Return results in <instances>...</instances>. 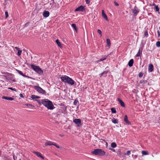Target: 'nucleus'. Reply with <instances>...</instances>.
<instances>
[{
	"label": "nucleus",
	"instance_id": "a878e982",
	"mask_svg": "<svg viewBox=\"0 0 160 160\" xmlns=\"http://www.w3.org/2000/svg\"><path fill=\"white\" fill-rule=\"evenodd\" d=\"M111 146L112 148H116L117 146V144L115 142H113L111 143Z\"/></svg>",
	"mask_w": 160,
	"mask_h": 160
},
{
	"label": "nucleus",
	"instance_id": "864d4df0",
	"mask_svg": "<svg viewBox=\"0 0 160 160\" xmlns=\"http://www.w3.org/2000/svg\"><path fill=\"white\" fill-rule=\"evenodd\" d=\"M61 136V137H62L63 135H60Z\"/></svg>",
	"mask_w": 160,
	"mask_h": 160
},
{
	"label": "nucleus",
	"instance_id": "f257e3e1",
	"mask_svg": "<svg viewBox=\"0 0 160 160\" xmlns=\"http://www.w3.org/2000/svg\"><path fill=\"white\" fill-rule=\"evenodd\" d=\"M36 101L39 103L40 104L41 103L45 107H47L48 109L52 110L55 108V107L52 103V102L48 99L41 100V102L40 100H36Z\"/></svg>",
	"mask_w": 160,
	"mask_h": 160
},
{
	"label": "nucleus",
	"instance_id": "6ab92c4d",
	"mask_svg": "<svg viewBox=\"0 0 160 160\" xmlns=\"http://www.w3.org/2000/svg\"><path fill=\"white\" fill-rule=\"evenodd\" d=\"M133 63V59H131L128 62V65L130 67H131L132 66Z\"/></svg>",
	"mask_w": 160,
	"mask_h": 160
},
{
	"label": "nucleus",
	"instance_id": "1a4fd4ad",
	"mask_svg": "<svg viewBox=\"0 0 160 160\" xmlns=\"http://www.w3.org/2000/svg\"><path fill=\"white\" fill-rule=\"evenodd\" d=\"M17 72H18V73L19 74H20V75H21L22 76H23L24 77H27V78H31V79H32L33 80H35V79L34 78H31V77H29V76H27V75H24L23 73L22 72H21V71H19V70H17Z\"/></svg>",
	"mask_w": 160,
	"mask_h": 160
},
{
	"label": "nucleus",
	"instance_id": "39448f33",
	"mask_svg": "<svg viewBox=\"0 0 160 160\" xmlns=\"http://www.w3.org/2000/svg\"><path fill=\"white\" fill-rule=\"evenodd\" d=\"M33 88L39 93L43 94H46V92L45 91L43 90L42 88L38 86H34Z\"/></svg>",
	"mask_w": 160,
	"mask_h": 160
},
{
	"label": "nucleus",
	"instance_id": "2eb2a0df",
	"mask_svg": "<svg viewBox=\"0 0 160 160\" xmlns=\"http://www.w3.org/2000/svg\"><path fill=\"white\" fill-rule=\"evenodd\" d=\"M102 17L107 21H108V20L107 18L106 14L104 12V10H102Z\"/></svg>",
	"mask_w": 160,
	"mask_h": 160
},
{
	"label": "nucleus",
	"instance_id": "20e7f679",
	"mask_svg": "<svg viewBox=\"0 0 160 160\" xmlns=\"http://www.w3.org/2000/svg\"><path fill=\"white\" fill-rule=\"evenodd\" d=\"M31 68L32 69L39 74H41L43 73V71L38 66H36L32 64L31 65Z\"/></svg>",
	"mask_w": 160,
	"mask_h": 160
},
{
	"label": "nucleus",
	"instance_id": "dca6fc26",
	"mask_svg": "<svg viewBox=\"0 0 160 160\" xmlns=\"http://www.w3.org/2000/svg\"><path fill=\"white\" fill-rule=\"evenodd\" d=\"M153 65L152 64H150L148 65V71L149 72H151L153 71Z\"/></svg>",
	"mask_w": 160,
	"mask_h": 160
},
{
	"label": "nucleus",
	"instance_id": "e433bc0d",
	"mask_svg": "<svg viewBox=\"0 0 160 160\" xmlns=\"http://www.w3.org/2000/svg\"><path fill=\"white\" fill-rule=\"evenodd\" d=\"M109 149L110 150L112 151L113 152H116V150L115 149H113V148H109Z\"/></svg>",
	"mask_w": 160,
	"mask_h": 160
},
{
	"label": "nucleus",
	"instance_id": "f03ea898",
	"mask_svg": "<svg viewBox=\"0 0 160 160\" xmlns=\"http://www.w3.org/2000/svg\"><path fill=\"white\" fill-rule=\"evenodd\" d=\"M60 78L62 81L68 84L73 85L75 84V82L72 78L67 76H64L61 77Z\"/></svg>",
	"mask_w": 160,
	"mask_h": 160
},
{
	"label": "nucleus",
	"instance_id": "ea45409f",
	"mask_svg": "<svg viewBox=\"0 0 160 160\" xmlns=\"http://www.w3.org/2000/svg\"><path fill=\"white\" fill-rule=\"evenodd\" d=\"M107 56H104V57L102 58L101 59L102 60H103V61L105 60L106 58H107Z\"/></svg>",
	"mask_w": 160,
	"mask_h": 160
},
{
	"label": "nucleus",
	"instance_id": "a19ab883",
	"mask_svg": "<svg viewBox=\"0 0 160 160\" xmlns=\"http://www.w3.org/2000/svg\"><path fill=\"white\" fill-rule=\"evenodd\" d=\"M26 105L28 106V107H29V106H31V107H32V106H33V105H32V104H26Z\"/></svg>",
	"mask_w": 160,
	"mask_h": 160
},
{
	"label": "nucleus",
	"instance_id": "9b49d317",
	"mask_svg": "<svg viewBox=\"0 0 160 160\" xmlns=\"http://www.w3.org/2000/svg\"><path fill=\"white\" fill-rule=\"evenodd\" d=\"M50 15V13L49 11H44L43 12V15L45 18H47Z\"/></svg>",
	"mask_w": 160,
	"mask_h": 160
},
{
	"label": "nucleus",
	"instance_id": "09e8293b",
	"mask_svg": "<svg viewBox=\"0 0 160 160\" xmlns=\"http://www.w3.org/2000/svg\"><path fill=\"white\" fill-rule=\"evenodd\" d=\"M103 61V59L102 60V59L101 58V59H99L98 60V61H97V62H100L102 61Z\"/></svg>",
	"mask_w": 160,
	"mask_h": 160
},
{
	"label": "nucleus",
	"instance_id": "423d86ee",
	"mask_svg": "<svg viewBox=\"0 0 160 160\" xmlns=\"http://www.w3.org/2000/svg\"><path fill=\"white\" fill-rule=\"evenodd\" d=\"M45 145L46 146L54 145L57 148H60V146L59 145L56 144L55 142L49 141H46V142H45Z\"/></svg>",
	"mask_w": 160,
	"mask_h": 160
},
{
	"label": "nucleus",
	"instance_id": "bb28decb",
	"mask_svg": "<svg viewBox=\"0 0 160 160\" xmlns=\"http://www.w3.org/2000/svg\"><path fill=\"white\" fill-rule=\"evenodd\" d=\"M142 153L144 155H147L148 154V152L146 151H142Z\"/></svg>",
	"mask_w": 160,
	"mask_h": 160
},
{
	"label": "nucleus",
	"instance_id": "9d476101",
	"mask_svg": "<svg viewBox=\"0 0 160 160\" xmlns=\"http://www.w3.org/2000/svg\"><path fill=\"white\" fill-rule=\"evenodd\" d=\"M139 12V10L136 6L134 7V9L132 10V12L135 16L137 15Z\"/></svg>",
	"mask_w": 160,
	"mask_h": 160
},
{
	"label": "nucleus",
	"instance_id": "f3484780",
	"mask_svg": "<svg viewBox=\"0 0 160 160\" xmlns=\"http://www.w3.org/2000/svg\"><path fill=\"white\" fill-rule=\"evenodd\" d=\"M2 98L3 99L7 100H9V101H12V100H14L13 98H11V97H10L3 96Z\"/></svg>",
	"mask_w": 160,
	"mask_h": 160
},
{
	"label": "nucleus",
	"instance_id": "7ed1b4c3",
	"mask_svg": "<svg viewBox=\"0 0 160 160\" xmlns=\"http://www.w3.org/2000/svg\"><path fill=\"white\" fill-rule=\"evenodd\" d=\"M92 153L95 155L102 156L105 155L106 152L101 149H96L92 151Z\"/></svg>",
	"mask_w": 160,
	"mask_h": 160
},
{
	"label": "nucleus",
	"instance_id": "c756f323",
	"mask_svg": "<svg viewBox=\"0 0 160 160\" xmlns=\"http://www.w3.org/2000/svg\"><path fill=\"white\" fill-rule=\"evenodd\" d=\"M156 46L158 47H160V41H158L156 42Z\"/></svg>",
	"mask_w": 160,
	"mask_h": 160
},
{
	"label": "nucleus",
	"instance_id": "58836bf2",
	"mask_svg": "<svg viewBox=\"0 0 160 160\" xmlns=\"http://www.w3.org/2000/svg\"><path fill=\"white\" fill-rule=\"evenodd\" d=\"M8 89H9L11 90H13V91H16V89L15 88H11V87L8 88Z\"/></svg>",
	"mask_w": 160,
	"mask_h": 160
},
{
	"label": "nucleus",
	"instance_id": "8fccbe9b",
	"mask_svg": "<svg viewBox=\"0 0 160 160\" xmlns=\"http://www.w3.org/2000/svg\"><path fill=\"white\" fill-rule=\"evenodd\" d=\"M15 48L16 49V50L18 51V50H19L20 49L19 48L17 47H15Z\"/></svg>",
	"mask_w": 160,
	"mask_h": 160
},
{
	"label": "nucleus",
	"instance_id": "c03bdc74",
	"mask_svg": "<svg viewBox=\"0 0 160 160\" xmlns=\"http://www.w3.org/2000/svg\"><path fill=\"white\" fill-rule=\"evenodd\" d=\"M157 33L158 34V37H160V32L159 31H157Z\"/></svg>",
	"mask_w": 160,
	"mask_h": 160
},
{
	"label": "nucleus",
	"instance_id": "412c9836",
	"mask_svg": "<svg viewBox=\"0 0 160 160\" xmlns=\"http://www.w3.org/2000/svg\"><path fill=\"white\" fill-rule=\"evenodd\" d=\"M72 27L74 29L76 32H77L78 29L77 28L76 25L75 24H72L71 25Z\"/></svg>",
	"mask_w": 160,
	"mask_h": 160
},
{
	"label": "nucleus",
	"instance_id": "aec40b11",
	"mask_svg": "<svg viewBox=\"0 0 160 160\" xmlns=\"http://www.w3.org/2000/svg\"><path fill=\"white\" fill-rule=\"evenodd\" d=\"M106 41L107 46L109 48L111 46L110 41L109 39H107Z\"/></svg>",
	"mask_w": 160,
	"mask_h": 160
},
{
	"label": "nucleus",
	"instance_id": "3c124183",
	"mask_svg": "<svg viewBox=\"0 0 160 160\" xmlns=\"http://www.w3.org/2000/svg\"><path fill=\"white\" fill-rule=\"evenodd\" d=\"M20 96L21 98H23V96L22 93H20Z\"/></svg>",
	"mask_w": 160,
	"mask_h": 160
},
{
	"label": "nucleus",
	"instance_id": "cd10ccee",
	"mask_svg": "<svg viewBox=\"0 0 160 160\" xmlns=\"http://www.w3.org/2000/svg\"><path fill=\"white\" fill-rule=\"evenodd\" d=\"M111 110L112 113H116V109L114 108H111Z\"/></svg>",
	"mask_w": 160,
	"mask_h": 160
},
{
	"label": "nucleus",
	"instance_id": "f704fd0d",
	"mask_svg": "<svg viewBox=\"0 0 160 160\" xmlns=\"http://www.w3.org/2000/svg\"><path fill=\"white\" fill-rule=\"evenodd\" d=\"M5 15L6 18H7L8 17V14L7 12H5Z\"/></svg>",
	"mask_w": 160,
	"mask_h": 160
},
{
	"label": "nucleus",
	"instance_id": "4c0bfd02",
	"mask_svg": "<svg viewBox=\"0 0 160 160\" xmlns=\"http://www.w3.org/2000/svg\"><path fill=\"white\" fill-rule=\"evenodd\" d=\"M143 74L142 72H140L139 74V77H141L142 76Z\"/></svg>",
	"mask_w": 160,
	"mask_h": 160
},
{
	"label": "nucleus",
	"instance_id": "0eeeda50",
	"mask_svg": "<svg viewBox=\"0 0 160 160\" xmlns=\"http://www.w3.org/2000/svg\"><path fill=\"white\" fill-rule=\"evenodd\" d=\"M73 122L77 125L78 127L81 126V120L80 119H76L73 120Z\"/></svg>",
	"mask_w": 160,
	"mask_h": 160
},
{
	"label": "nucleus",
	"instance_id": "c9c22d12",
	"mask_svg": "<svg viewBox=\"0 0 160 160\" xmlns=\"http://www.w3.org/2000/svg\"><path fill=\"white\" fill-rule=\"evenodd\" d=\"M144 36L146 37H147L148 36V34L147 31H145L144 32Z\"/></svg>",
	"mask_w": 160,
	"mask_h": 160
},
{
	"label": "nucleus",
	"instance_id": "72a5a7b5",
	"mask_svg": "<svg viewBox=\"0 0 160 160\" xmlns=\"http://www.w3.org/2000/svg\"><path fill=\"white\" fill-rule=\"evenodd\" d=\"M78 102V101L77 100H75L73 102V104L74 105H76L77 104Z\"/></svg>",
	"mask_w": 160,
	"mask_h": 160
},
{
	"label": "nucleus",
	"instance_id": "5701e85b",
	"mask_svg": "<svg viewBox=\"0 0 160 160\" xmlns=\"http://www.w3.org/2000/svg\"><path fill=\"white\" fill-rule=\"evenodd\" d=\"M153 5L155 6V9L156 12H159V8L158 6L156 5L155 4L153 3Z\"/></svg>",
	"mask_w": 160,
	"mask_h": 160
},
{
	"label": "nucleus",
	"instance_id": "c85d7f7f",
	"mask_svg": "<svg viewBox=\"0 0 160 160\" xmlns=\"http://www.w3.org/2000/svg\"><path fill=\"white\" fill-rule=\"evenodd\" d=\"M18 52L17 55L18 56H20L21 54L22 51L21 50H20V49L19 50H18Z\"/></svg>",
	"mask_w": 160,
	"mask_h": 160
},
{
	"label": "nucleus",
	"instance_id": "603ef678",
	"mask_svg": "<svg viewBox=\"0 0 160 160\" xmlns=\"http://www.w3.org/2000/svg\"><path fill=\"white\" fill-rule=\"evenodd\" d=\"M29 23H27L25 24V26L27 27V25Z\"/></svg>",
	"mask_w": 160,
	"mask_h": 160
},
{
	"label": "nucleus",
	"instance_id": "4be33fe9",
	"mask_svg": "<svg viewBox=\"0 0 160 160\" xmlns=\"http://www.w3.org/2000/svg\"><path fill=\"white\" fill-rule=\"evenodd\" d=\"M112 122L114 124H116L118 123V120L117 119H115L114 118H113L112 120Z\"/></svg>",
	"mask_w": 160,
	"mask_h": 160
},
{
	"label": "nucleus",
	"instance_id": "5fc2aeb1",
	"mask_svg": "<svg viewBox=\"0 0 160 160\" xmlns=\"http://www.w3.org/2000/svg\"><path fill=\"white\" fill-rule=\"evenodd\" d=\"M159 29L160 30V27H159Z\"/></svg>",
	"mask_w": 160,
	"mask_h": 160
},
{
	"label": "nucleus",
	"instance_id": "4468645a",
	"mask_svg": "<svg viewBox=\"0 0 160 160\" xmlns=\"http://www.w3.org/2000/svg\"><path fill=\"white\" fill-rule=\"evenodd\" d=\"M124 121L128 125H131V123L128 120V117L127 115H125L124 117Z\"/></svg>",
	"mask_w": 160,
	"mask_h": 160
},
{
	"label": "nucleus",
	"instance_id": "f8f14e48",
	"mask_svg": "<svg viewBox=\"0 0 160 160\" xmlns=\"http://www.w3.org/2000/svg\"><path fill=\"white\" fill-rule=\"evenodd\" d=\"M33 152L38 157H40L42 159H43L44 158V157L42 156V154L40 152L35 151Z\"/></svg>",
	"mask_w": 160,
	"mask_h": 160
},
{
	"label": "nucleus",
	"instance_id": "ddd939ff",
	"mask_svg": "<svg viewBox=\"0 0 160 160\" xmlns=\"http://www.w3.org/2000/svg\"><path fill=\"white\" fill-rule=\"evenodd\" d=\"M142 48H140L139 49V50L136 54V57H139L140 56L141 54L142 53Z\"/></svg>",
	"mask_w": 160,
	"mask_h": 160
},
{
	"label": "nucleus",
	"instance_id": "a211bd4d",
	"mask_svg": "<svg viewBox=\"0 0 160 160\" xmlns=\"http://www.w3.org/2000/svg\"><path fill=\"white\" fill-rule=\"evenodd\" d=\"M118 101L120 103L122 107H125V104L124 103V102L122 101L121 99H120L119 98H118Z\"/></svg>",
	"mask_w": 160,
	"mask_h": 160
},
{
	"label": "nucleus",
	"instance_id": "7c9ffc66",
	"mask_svg": "<svg viewBox=\"0 0 160 160\" xmlns=\"http://www.w3.org/2000/svg\"><path fill=\"white\" fill-rule=\"evenodd\" d=\"M146 81H144L143 80H142L140 81V83H141L142 84H144L146 82Z\"/></svg>",
	"mask_w": 160,
	"mask_h": 160
},
{
	"label": "nucleus",
	"instance_id": "6e6552de",
	"mask_svg": "<svg viewBox=\"0 0 160 160\" xmlns=\"http://www.w3.org/2000/svg\"><path fill=\"white\" fill-rule=\"evenodd\" d=\"M85 9L84 7L82 5H81L80 6L78 7L77 8H76L75 10V12L80 11V12H82L85 10Z\"/></svg>",
	"mask_w": 160,
	"mask_h": 160
},
{
	"label": "nucleus",
	"instance_id": "de8ad7c7",
	"mask_svg": "<svg viewBox=\"0 0 160 160\" xmlns=\"http://www.w3.org/2000/svg\"><path fill=\"white\" fill-rule=\"evenodd\" d=\"M114 4L115 5H116L117 6H119V4L117 2H114Z\"/></svg>",
	"mask_w": 160,
	"mask_h": 160
},
{
	"label": "nucleus",
	"instance_id": "2f4dec72",
	"mask_svg": "<svg viewBox=\"0 0 160 160\" xmlns=\"http://www.w3.org/2000/svg\"><path fill=\"white\" fill-rule=\"evenodd\" d=\"M98 33L101 35V36L102 35V32L101 31L100 29H98L97 30Z\"/></svg>",
	"mask_w": 160,
	"mask_h": 160
},
{
	"label": "nucleus",
	"instance_id": "49530a36",
	"mask_svg": "<svg viewBox=\"0 0 160 160\" xmlns=\"http://www.w3.org/2000/svg\"><path fill=\"white\" fill-rule=\"evenodd\" d=\"M117 154L119 156H120L121 155V154L120 152H118Z\"/></svg>",
	"mask_w": 160,
	"mask_h": 160
},
{
	"label": "nucleus",
	"instance_id": "393cba45",
	"mask_svg": "<svg viewBox=\"0 0 160 160\" xmlns=\"http://www.w3.org/2000/svg\"><path fill=\"white\" fill-rule=\"evenodd\" d=\"M56 42L57 44L58 45L60 48H61L62 47L61 43L60 42H59L58 39H57L56 40Z\"/></svg>",
	"mask_w": 160,
	"mask_h": 160
},
{
	"label": "nucleus",
	"instance_id": "b1692460",
	"mask_svg": "<svg viewBox=\"0 0 160 160\" xmlns=\"http://www.w3.org/2000/svg\"><path fill=\"white\" fill-rule=\"evenodd\" d=\"M31 98H32V99H38L40 98V97L39 96H36L35 95H32L31 97Z\"/></svg>",
	"mask_w": 160,
	"mask_h": 160
},
{
	"label": "nucleus",
	"instance_id": "a18cd8bd",
	"mask_svg": "<svg viewBox=\"0 0 160 160\" xmlns=\"http://www.w3.org/2000/svg\"><path fill=\"white\" fill-rule=\"evenodd\" d=\"M105 72H102L99 75L100 77H101L104 75V73Z\"/></svg>",
	"mask_w": 160,
	"mask_h": 160
},
{
	"label": "nucleus",
	"instance_id": "79ce46f5",
	"mask_svg": "<svg viewBox=\"0 0 160 160\" xmlns=\"http://www.w3.org/2000/svg\"><path fill=\"white\" fill-rule=\"evenodd\" d=\"M130 154V151H128L127 152L126 154L128 155H129Z\"/></svg>",
	"mask_w": 160,
	"mask_h": 160
},
{
	"label": "nucleus",
	"instance_id": "37998d69",
	"mask_svg": "<svg viewBox=\"0 0 160 160\" xmlns=\"http://www.w3.org/2000/svg\"><path fill=\"white\" fill-rule=\"evenodd\" d=\"M86 3L89 4L90 2V0H85Z\"/></svg>",
	"mask_w": 160,
	"mask_h": 160
},
{
	"label": "nucleus",
	"instance_id": "473e14b6",
	"mask_svg": "<svg viewBox=\"0 0 160 160\" xmlns=\"http://www.w3.org/2000/svg\"><path fill=\"white\" fill-rule=\"evenodd\" d=\"M108 71H105L103 72H105V73H104V75H103L105 77H106L107 76V74L108 72Z\"/></svg>",
	"mask_w": 160,
	"mask_h": 160
}]
</instances>
